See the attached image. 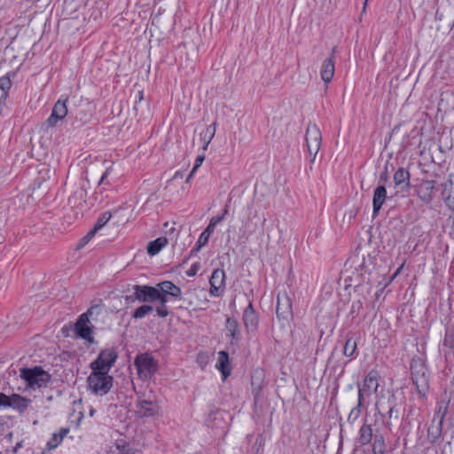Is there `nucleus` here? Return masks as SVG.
Returning <instances> with one entry per match:
<instances>
[{
    "label": "nucleus",
    "mask_w": 454,
    "mask_h": 454,
    "mask_svg": "<svg viewBox=\"0 0 454 454\" xmlns=\"http://www.w3.org/2000/svg\"><path fill=\"white\" fill-rule=\"evenodd\" d=\"M218 217H223V220L224 219L225 215L224 214L218 215Z\"/></svg>",
    "instance_id": "48"
},
{
    "label": "nucleus",
    "mask_w": 454,
    "mask_h": 454,
    "mask_svg": "<svg viewBox=\"0 0 454 454\" xmlns=\"http://www.w3.org/2000/svg\"><path fill=\"white\" fill-rule=\"evenodd\" d=\"M158 291L161 297L168 299L171 296L176 299H180L182 296V290L179 286H176L171 281H163L157 284Z\"/></svg>",
    "instance_id": "16"
},
{
    "label": "nucleus",
    "mask_w": 454,
    "mask_h": 454,
    "mask_svg": "<svg viewBox=\"0 0 454 454\" xmlns=\"http://www.w3.org/2000/svg\"><path fill=\"white\" fill-rule=\"evenodd\" d=\"M215 368L221 372L223 380L231 374L230 359L226 351L222 350L217 353Z\"/></svg>",
    "instance_id": "17"
},
{
    "label": "nucleus",
    "mask_w": 454,
    "mask_h": 454,
    "mask_svg": "<svg viewBox=\"0 0 454 454\" xmlns=\"http://www.w3.org/2000/svg\"><path fill=\"white\" fill-rule=\"evenodd\" d=\"M221 221H223V217L215 216L211 218L210 223L216 226Z\"/></svg>",
    "instance_id": "41"
},
{
    "label": "nucleus",
    "mask_w": 454,
    "mask_h": 454,
    "mask_svg": "<svg viewBox=\"0 0 454 454\" xmlns=\"http://www.w3.org/2000/svg\"><path fill=\"white\" fill-rule=\"evenodd\" d=\"M413 383L418 389L423 390L428 386V376L426 366L419 361H414L411 366Z\"/></svg>",
    "instance_id": "10"
},
{
    "label": "nucleus",
    "mask_w": 454,
    "mask_h": 454,
    "mask_svg": "<svg viewBox=\"0 0 454 454\" xmlns=\"http://www.w3.org/2000/svg\"><path fill=\"white\" fill-rule=\"evenodd\" d=\"M416 192L422 202L425 204L431 203L436 192V182L434 180H421L416 187Z\"/></svg>",
    "instance_id": "13"
},
{
    "label": "nucleus",
    "mask_w": 454,
    "mask_h": 454,
    "mask_svg": "<svg viewBox=\"0 0 454 454\" xmlns=\"http://www.w3.org/2000/svg\"><path fill=\"white\" fill-rule=\"evenodd\" d=\"M386 445L382 434H376L372 443L373 454H385Z\"/></svg>",
    "instance_id": "30"
},
{
    "label": "nucleus",
    "mask_w": 454,
    "mask_h": 454,
    "mask_svg": "<svg viewBox=\"0 0 454 454\" xmlns=\"http://www.w3.org/2000/svg\"><path fill=\"white\" fill-rule=\"evenodd\" d=\"M68 428H61L59 433H54L47 442L50 450L56 449L68 434Z\"/></svg>",
    "instance_id": "24"
},
{
    "label": "nucleus",
    "mask_w": 454,
    "mask_h": 454,
    "mask_svg": "<svg viewBox=\"0 0 454 454\" xmlns=\"http://www.w3.org/2000/svg\"><path fill=\"white\" fill-rule=\"evenodd\" d=\"M135 412L137 417H153L158 414L159 405L154 398L139 395L135 405Z\"/></svg>",
    "instance_id": "6"
},
{
    "label": "nucleus",
    "mask_w": 454,
    "mask_h": 454,
    "mask_svg": "<svg viewBox=\"0 0 454 454\" xmlns=\"http://www.w3.org/2000/svg\"><path fill=\"white\" fill-rule=\"evenodd\" d=\"M20 376L27 387L33 389L46 387L51 379V374L40 366L23 368L20 370Z\"/></svg>",
    "instance_id": "2"
},
{
    "label": "nucleus",
    "mask_w": 454,
    "mask_h": 454,
    "mask_svg": "<svg viewBox=\"0 0 454 454\" xmlns=\"http://www.w3.org/2000/svg\"><path fill=\"white\" fill-rule=\"evenodd\" d=\"M8 402H9V396L4 393H0V407H4V408L8 407V405L10 404V403H8Z\"/></svg>",
    "instance_id": "39"
},
{
    "label": "nucleus",
    "mask_w": 454,
    "mask_h": 454,
    "mask_svg": "<svg viewBox=\"0 0 454 454\" xmlns=\"http://www.w3.org/2000/svg\"><path fill=\"white\" fill-rule=\"evenodd\" d=\"M160 294L157 285L155 286L139 285L134 286V296L141 302H154L161 298Z\"/></svg>",
    "instance_id": "9"
},
{
    "label": "nucleus",
    "mask_w": 454,
    "mask_h": 454,
    "mask_svg": "<svg viewBox=\"0 0 454 454\" xmlns=\"http://www.w3.org/2000/svg\"><path fill=\"white\" fill-rule=\"evenodd\" d=\"M3 240H4V237L0 236V244L3 242Z\"/></svg>",
    "instance_id": "49"
},
{
    "label": "nucleus",
    "mask_w": 454,
    "mask_h": 454,
    "mask_svg": "<svg viewBox=\"0 0 454 454\" xmlns=\"http://www.w3.org/2000/svg\"><path fill=\"white\" fill-rule=\"evenodd\" d=\"M335 52H336V47H333L331 56L324 60V62L322 63L321 68H320L321 79L326 83L330 82L334 75V71H335L334 54H335Z\"/></svg>",
    "instance_id": "14"
},
{
    "label": "nucleus",
    "mask_w": 454,
    "mask_h": 454,
    "mask_svg": "<svg viewBox=\"0 0 454 454\" xmlns=\"http://www.w3.org/2000/svg\"><path fill=\"white\" fill-rule=\"evenodd\" d=\"M226 330L229 333V336L234 340H239L240 339V332L239 324L236 319L228 317L226 320Z\"/></svg>",
    "instance_id": "26"
},
{
    "label": "nucleus",
    "mask_w": 454,
    "mask_h": 454,
    "mask_svg": "<svg viewBox=\"0 0 454 454\" xmlns=\"http://www.w3.org/2000/svg\"><path fill=\"white\" fill-rule=\"evenodd\" d=\"M387 199V189L384 185H379L375 188L372 199L373 214H377Z\"/></svg>",
    "instance_id": "19"
},
{
    "label": "nucleus",
    "mask_w": 454,
    "mask_h": 454,
    "mask_svg": "<svg viewBox=\"0 0 454 454\" xmlns=\"http://www.w3.org/2000/svg\"><path fill=\"white\" fill-rule=\"evenodd\" d=\"M92 314V310L89 309L86 313L82 314L74 325L75 333L82 339L89 342H93L92 325L90 322L89 316Z\"/></svg>",
    "instance_id": "8"
},
{
    "label": "nucleus",
    "mask_w": 454,
    "mask_h": 454,
    "mask_svg": "<svg viewBox=\"0 0 454 454\" xmlns=\"http://www.w3.org/2000/svg\"><path fill=\"white\" fill-rule=\"evenodd\" d=\"M96 232L97 231L93 229L91 231H90L82 239H81L79 245H78V248H82L85 245H87L90 242V240L94 237Z\"/></svg>",
    "instance_id": "35"
},
{
    "label": "nucleus",
    "mask_w": 454,
    "mask_h": 454,
    "mask_svg": "<svg viewBox=\"0 0 454 454\" xmlns=\"http://www.w3.org/2000/svg\"><path fill=\"white\" fill-rule=\"evenodd\" d=\"M112 214L110 212H105L102 215H100L97 220V223L93 228L96 231L102 229L111 219Z\"/></svg>",
    "instance_id": "33"
},
{
    "label": "nucleus",
    "mask_w": 454,
    "mask_h": 454,
    "mask_svg": "<svg viewBox=\"0 0 454 454\" xmlns=\"http://www.w3.org/2000/svg\"><path fill=\"white\" fill-rule=\"evenodd\" d=\"M356 347H357L356 341L352 337H348L346 340V342L344 345L343 354L348 357H356L357 355Z\"/></svg>",
    "instance_id": "28"
},
{
    "label": "nucleus",
    "mask_w": 454,
    "mask_h": 454,
    "mask_svg": "<svg viewBox=\"0 0 454 454\" xmlns=\"http://www.w3.org/2000/svg\"><path fill=\"white\" fill-rule=\"evenodd\" d=\"M243 321L247 331H254L256 329L258 317L251 303L244 310Z\"/></svg>",
    "instance_id": "18"
},
{
    "label": "nucleus",
    "mask_w": 454,
    "mask_h": 454,
    "mask_svg": "<svg viewBox=\"0 0 454 454\" xmlns=\"http://www.w3.org/2000/svg\"><path fill=\"white\" fill-rule=\"evenodd\" d=\"M67 101L68 98L67 96L62 95L59 100L55 103L51 114L47 119V123L54 127L58 123V121H62L67 114Z\"/></svg>",
    "instance_id": "12"
},
{
    "label": "nucleus",
    "mask_w": 454,
    "mask_h": 454,
    "mask_svg": "<svg viewBox=\"0 0 454 454\" xmlns=\"http://www.w3.org/2000/svg\"><path fill=\"white\" fill-rule=\"evenodd\" d=\"M215 124L213 123L207 126L205 130L200 134L201 140L203 141V150H207L209 143L213 139L215 133Z\"/></svg>",
    "instance_id": "27"
},
{
    "label": "nucleus",
    "mask_w": 454,
    "mask_h": 454,
    "mask_svg": "<svg viewBox=\"0 0 454 454\" xmlns=\"http://www.w3.org/2000/svg\"><path fill=\"white\" fill-rule=\"evenodd\" d=\"M450 235L454 239V216L451 218Z\"/></svg>",
    "instance_id": "44"
},
{
    "label": "nucleus",
    "mask_w": 454,
    "mask_h": 454,
    "mask_svg": "<svg viewBox=\"0 0 454 454\" xmlns=\"http://www.w3.org/2000/svg\"><path fill=\"white\" fill-rule=\"evenodd\" d=\"M203 160H204V156H199V157H197L196 161H195V164H194V166H193V168H192V171L190 172V174H189V176H188V177H187V179H186V183H188V182L191 180V178L192 177V176L194 175V173L196 172V170H197V169L199 168V167L202 164Z\"/></svg>",
    "instance_id": "36"
},
{
    "label": "nucleus",
    "mask_w": 454,
    "mask_h": 454,
    "mask_svg": "<svg viewBox=\"0 0 454 454\" xmlns=\"http://www.w3.org/2000/svg\"><path fill=\"white\" fill-rule=\"evenodd\" d=\"M200 269V262H194L191 265V267L186 270V275L188 277H194Z\"/></svg>",
    "instance_id": "37"
},
{
    "label": "nucleus",
    "mask_w": 454,
    "mask_h": 454,
    "mask_svg": "<svg viewBox=\"0 0 454 454\" xmlns=\"http://www.w3.org/2000/svg\"><path fill=\"white\" fill-rule=\"evenodd\" d=\"M8 403H10L8 407L19 410L20 411H24L30 403V400L22 397L20 395L13 394L9 396Z\"/></svg>",
    "instance_id": "22"
},
{
    "label": "nucleus",
    "mask_w": 454,
    "mask_h": 454,
    "mask_svg": "<svg viewBox=\"0 0 454 454\" xmlns=\"http://www.w3.org/2000/svg\"><path fill=\"white\" fill-rule=\"evenodd\" d=\"M153 310V307L151 305H142L139 308H137L134 313H133V318L135 319H141L146 317L148 314H150Z\"/></svg>",
    "instance_id": "31"
},
{
    "label": "nucleus",
    "mask_w": 454,
    "mask_h": 454,
    "mask_svg": "<svg viewBox=\"0 0 454 454\" xmlns=\"http://www.w3.org/2000/svg\"><path fill=\"white\" fill-rule=\"evenodd\" d=\"M134 365L141 379L146 380L158 370L157 361L148 353H142L136 356Z\"/></svg>",
    "instance_id": "4"
},
{
    "label": "nucleus",
    "mask_w": 454,
    "mask_h": 454,
    "mask_svg": "<svg viewBox=\"0 0 454 454\" xmlns=\"http://www.w3.org/2000/svg\"><path fill=\"white\" fill-rule=\"evenodd\" d=\"M276 312L278 317L282 316L284 318L291 315V302L286 295L278 296Z\"/></svg>",
    "instance_id": "21"
},
{
    "label": "nucleus",
    "mask_w": 454,
    "mask_h": 454,
    "mask_svg": "<svg viewBox=\"0 0 454 454\" xmlns=\"http://www.w3.org/2000/svg\"><path fill=\"white\" fill-rule=\"evenodd\" d=\"M306 145L310 156V163L316 160L317 154L321 147L322 135L316 124L309 123L306 129Z\"/></svg>",
    "instance_id": "5"
},
{
    "label": "nucleus",
    "mask_w": 454,
    "mask_h": 454,
    "mask_svg": "<svg viewBox=\"0 0 454 454\" xmlns=\"http://www.w3.org/2000/svg\"><path fill=\"white\" fill-rule=\"evenodd\" d=\"M209 238L210 237L206 235V233L201 232L197 240V244H199V248H202L203 247H205L207 244Z\"/></svg>",
    "instance_id": "38"
},
{
    "label": "nucleus",
    "mask_w": 454,
    "mask_h": 454,
    "mask_svg": "<svg viewBox=\"0 0 454 454\" xmlns=\"http://www.w3.org/2000/svg\"><path fill=\"white\" fill-rule=\"evenodd\" d=\"M12 87L11 79L7 76L0 77V90L3 91L1 98H6L9 90Z\"/></svg>",
    "instance_id": "34"
},
{
    "label": "nucleus",
    "mask_w": 454,
    "mask_h": 454,
    "mask_svg": "<svg viewBox=\"0 0 454 454\" xmlns=\"http://www.w3.org/2000/svg\"><path fill=\"white\" fill-rule=\"evenodd\" d=\"M449 409V401L442 399L437 402L435 409V417L439 419L440 422L445 418Z\"/></svg>",
    "instance_id": "29"
},
{
    "label": "nucleus",
    "mask_w": 454,
    "mask_h": 454,
    "mask_svg": "<svg viewBox=\"0 0 454 454\" xmlns=\"http://www.w3.org/2000/svg\"><path fill=\"white\" fill-rule=\"evenodd\" d=\"M442 188V198L447 207L454 211V173L449 175Z\"/></svg>",
    "instance_id": "15"
},
{
    "label": "nucleus",
    "mask_w": 454,
    "mask_h": 454,
    "mask_svg": "<svg viewBox=\"0 0 454 454\" xmlns=\"http://www.w3.org/2000/svg\"><path fill=\"white\" fill-rule=\"evenodd\" d=\"M403 268V264H402V265H401V266H400V267L395 270V274H394V275H393V277H392V279H394L395 278H396V277L401 273V271H402Z\"/></svg>",
    "instance_id": "43"
},
{
    "label": "nucleus",
    "mask_w": 454,
    "mask_h": 454,
    "mask_svg": "<svg viewBox=\"0 0 454 454\" xmlns=\"http://www.w3.org/2000/svg\"><path fill=\"white\" fill-rule=\"evenodd\" d=\"M215 226L209 222V224L207 226V228L202 231L203 233H206L207 236H211L212 233L215 231Z\"/></svg>",
    "instance_id": "40"
},
{
    "label": "nucleus",
    "mask_w": 454,
    "mask_h": 454,
    "mask_svg": "<svg viewBox=\"0 0 454 454\" xmlns=\"http://www.w3.org/2000/svg\"><path fill=\"white\" fill-rule=\"evenodd\" d=\"M117 358L116 353L112 349L102 351L98 358L91 363L90 368L93 371H98L108 373L110 368L114 364Z\"/></svg>",
    "instance_id": "7"
},
{
    "label": "nucleus",
    "mask_w": 454,
    "mask_h": 454,
    "mask_svg": "<svg viewBox=\"0 0 454 454\" xmlns=\"http://www.w3.org/2000/svg\"><path fill=\"white\" fill-rule=\"evenodd\" d=\"M88 389L95 395H106L113 387V377L108 373L93 371L87 379Z\"/></svg>",
    "instance_id": "3"
},
{
    "label": "nucleus",
    "mask_w": 454,
    "mask_h": 454,
    "mask_svg": "<svg viewBox=\"0 0 454 454\" xmlns=\"http://www.w3.org/2000/svg\"><path fill=\"white\" fill-rule=\"evenodd\" d=\"M410 172L403 168H399L394 174V182L395 186H401L403 189H408L411 186Z\"/></svg>",
    "instance_id": "20"
},
{
    "label": "nucleus",
    "mask_w": 454,
    "mask_h": 454,
    "mask_svg": "<svg viewBox=\"0 0 454 454\" xmlns=\"http://www.w3.org/2000/svg\"><path fill=\"white\" fill-rule=\"evenodd\" d=\"M201 248H199V244L196 243V246L191 250L190 255H195Z\"/></svg>",
    "instance_id": "42"
},
{
    "label": "nucleus",
    "mask_w": 454,
    "mask_h": 454,
    "mask_svg": "<svg viewBox=\"0 0 454 454\" xmlns=\"http://www.w3.org/2000/svg\"><path fill=\"white\" fill-rule=\"evenodd\" d=\"M373 435V431L371 425L364 424L359 430L358 442L362 445H366L371 442Z\"/></svg>",
    "instance_id": "25"
},
{
    "label": "nucleus",
    "mask_w": 454,
    "mask_h": 454,
    "mask_svg": "<svg viewBox=\"0 0 454 454\" xmlns=\"http://www.w3.org/2000/svg\"><path fill=\"white\" fill-rule=\"evenodd\" d=\"M160 301V305L155 308L156 313L160 317H166L168 316L169 311L167 307V302L168 299H164L163 297L158 300Z\"/></svg>",
    "instance_id": "32"
},
{
    "label": "nucleus",
    "mask_w": 454,
    "mask_h": 454,
    "mask_svg": "<svg viewBox=\"0 0 454 454\" xmlns=\"http://www.w3.org/2000/svg\"><path fill=\"white\" fill-rule=\"evenodd\" d=\"M367 1H368V0H365V2H364V9H365V6H366V4H367Z\"/></svg>",
    "instance_id": "50"
},
{
    "label": "nucleus",
    "mask_w": 454,
    "mask_h": 454,
    "mask_svg": "<svg viewBox=\"0 0 454 454\" xmlns=\"http://www.w3.org/2000/svg\"><path fill=\"white\" fill-rule=\"evenodd\" d=\"M149 36H150V37H151V36H153L152 30H150V35H149Z\"/></svg>",
    "instance_id": "51"
},
{
    "label": "nucleus",
    "mask_w": 454,
    "mask_h": 454,
    "mask_svg": "<svg viewBox=\"0 0 454 454\" xmlns=\"http://www.w3.org/2000/svg\"><path fill=\"white\" fill-rule=\"evenodd\" d=\"M379 387L378 373L371 371L364 378L362 387H358L357 405L354 407L348 417L349 423H354L360 417L364 403L373 393H376Z\"/></svg>",
    "instance_id": "1"
},
{
    "label": "nucleus",
    "mask_w": 454,
    "mask_h": 454,
    "mask_svg": "<svg viewBox=\"0 0 454 454\" xmlns=\"http://www.w3.org/2000/svg\"><path fill=\"white\" fill-rule=\"evenodd\" d=\"M108 172H109L108 169L105 171V173L103 174V176H102V177L100 179V183H103L106 179Z\"/></svg>",
    "instance_id": "45"
},
{
    "label": "nucleus",
    "mask_w": 454,
    "mask_h": 454,
    "mask_svg": "<svg viewBox=\"0 0 454 454\" xmlns=\"http://www.w3.org/2000/svg\"><path fill=\"white\" fill-rule=\"evenodd\" d=\"M95 412H96V409H95V408H93V407H90V411H89V415H90V417H93V416H94V414H95Z\"/></svg>",
    "instance_id": "46"
},
{
    "label": "nucleus",
    "mask_w": 454,
    "mask_h": 454,
    "mask_svg": "<svg viewBox=\"0 0 454 454\" xmlns=\"http://www.w3.org/2000/svg\"><path fill=\"white\" fill-rule=\"evenodd\" d=\"M227 213H228V207L226 206L223 214H224V215H226Z\"/></svg>",
    "instance_id": "47"
},
{
    "label": "nucleus",
    "mask_w": 454,
    "mask_h": 454,
    "mask_svg": "<svg viewBox=\"0 0 454 454\" xmlns=\"http://www.w3.org/2000/svg\"><path fill=\"white\" fill-rule=\"evenodd\" d=\"M168 244V239L165 237H160L155 240L149 242L147 246V253L153 256L157 254L166 245Z\"/></svg>",
    "instance_id": "23"
},
{
    "label": "nucleus",
    "mask_w": 454,
    "mask_h": 454,
    "mask_svg": "<svg viewBox=\"0 0 454 454\" xmlns=\"http://www.w3.org/2000/svg\"><path fill=\"white\" fill-rule=\"evenodd\" d=\"M225 272L223 270L216 269L213 271L210 278L209 294L213 297H220L225 290Z\"/></svg>",
    "instance_id": "11"
}]
</instances>
